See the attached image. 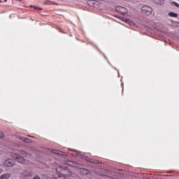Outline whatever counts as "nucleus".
<instances>
[{
    "label": "nucleus",
    "instance_id": "5",
    "mask_svg": "<svg viewBox=\"0 0 179 179\" xmlns=\"http://www.w3.org/2000/svg\"><path fill=\"white\" fill-rule=\"evenodd\" d=\"M115 10H117V12L121 13L122 15H125V13H127V8L122 6L116 7Z\"/></svg>",
    "mask_w": 179,
    "mask_h": 179
},
{
    "label": "nucleus",
    "instance_id": "18",
    "mask_svg": "<svg viewBox=\"0 0 179 179\" xmlns=\"http://www.w3.org/2000/svg\"><path fill=\"white\" fill-rule=\"evenodd\" d=\"M4 138V134L0 131V138Z\"/></svg>",
    "mask_w": 179,
    "mask_h": 179
},
{
    "label": "nucleus",
    "instance_id": "26",
    "mask_svg": "<svg viewBox=\"0 0 179 179\" xmlns=\"http://www.w3.org/2000/svg\"><path fill=\"white\" fill-rule=\"evenodd\" d=\"M50 179H55L54 178H50ZM56 179V178H55Z\"/></svg>",
    "mask_w": 179,
    "mask_h": 179
},
{
    "label": "nucleus",
    "instance_id": "1",
    "mask_svg": "<svg viewBox=\"0 0 179 179\" xmlns=\"http://www.w3.org/2000/svg\"><path fill=\"white\" fill-rule=\"evenodd\" d=\"M141 11L145 15H150L152 13V8L148 6V5H145L141 8Z\"/></svg>",
    "mask_w": 179,
    "mask_h": 179
},
{
    "label": "nucleus",
    "instance_id": "3",
    "mask_svg": "<svg viewBox=\"0 0 179 179\" xmlns=\"http://www.w3.org/2000/svg\"><path fill=\"white\" fill-rule=\"evenodd\" d=\"M13 158L15 159L16 160V162H17L18 163H21L23 164L25 162V159L24 158H23L22 157H21V155H20V153L18 154H15L13 156Z\"/></svg>",
    "mask_w": 179,
    "mask_h": 179
},
{
    "label": "nucleus",
    "instance_id": "7",
    "mask_svg": "<svg viewBox=\"0 0 179 179\" xmlns=\"http://www.w3.org/2000/svg\"><path fill=\"white\" fill-rule=\"evenodd\" d=\"M22 176H24L25 177H31V176H32V172H31V171L25 170L23 171Z\"/></svg>",
    "mask_w": 179,
    "mask_h": 179
},
{
    "label": "nucleus",
    "instance_id": "15",
    "mask_svg": "<svg viewBox=\"0 0 179 179\" xmlns=\"http://www.w3.org/2000/svg\"><path fill=\"white\" fill-rule=\"evenodd\" d=\"M80 156L83 159L86 160L87 162H89V160H90V157L85 156L84 154H80Z\"/></svg>",
    "mask_w": 179,
    "mask_h": 179
},
{
    "label": "nucleus",
    "instance_id": "8",
    "mask_svg": "<svg viewBox=\"0 0 179 179\" xmlns=\"http://www.w3.org/2000/svg\"><path fill=\"white\" fill-rule=\"evenodd\" d=\"M80 171L83 174H89L90 173V171L85 169V168H80Z\"/></svg>",
    "mask_w": 179,
    "mask_h": 179
},
{
    "label": "nucleus",
    "instance_id": "20",
    "mask_svg": "<svg viewBox=\"0 0 179 179\" xmlns=\"http://www.w3.org/2000/svg\"><path fill=\"white\" fill-rule=\"evenodd\" d=\"M33 179H41V178L39 177L38 175H36Z\"/></svg>",
    "mask_w": 179,
    "mask_h": 179
},
{
    "label": "nucleus",
    "instance_id": "23",
    "mask_svg": "<svg viewBox=\"0 0 179 179\" xmlns=\"http://www.w3.org/2000/svg\"><path fill=\"white\" fill-rule=\"evenodd\" d=\"M28 136H29L30 138H34V136H30V135Z\"/></svg>",
    "mask_w": 179,
    "mask_h": 179
},
{
    "label": "nucleus",
    "instance_id": "2",
    "mask_svg": "<svg viewBox=\"0 0 179 179\" xmlns=\"http://www.w3.org/2000/svg\"><path fill=\"white\" fill-rule=\"evenodd\" d=\"M69 173H59L57 175H55V178L56 179H66V176H72V171H68Z\"/></svg>",
    "mask_w": 179,
    "mask_h": 179
},
{
    "label": "nucleus",
    "instance_id": "28",
    "mask_svg": "<svg viewBox=\"0 0 179 179\" xmlns=\"http://www.w3.org/2000/svg\"><path fill=\"white\" fill-rule=\"evenodd\" d=\"M99 1H106V0H99Z\"/></svg>",
    "mask_w": 179,
    "mask_h": 179
},
{
    "label": "nucleus",
    "instance_id": "25",
    "mask_svg": "<svg viewBox=\"0 0 179 179\" xmlns=\"http://www.w3.org/2000/svg\"><path fill=\"white\" fill-rule=\"evenodd\" d=\"M52 152H55V150H52Z\"/></svg>",
    "mask_w": 179,
    "mask_h": 179
},
{
    "label": "nucleus",
    "instance_id": "21",
    "mask_svg": "<svg viewBox=\"0 0 179 179\" xmlns=\"http://www.w3.org/2000/svg\"><path fill=\"white\" fill-rule=\"evenodd\" d=\"M88 162H91V163H94V161L92 158H90V159L88 160Z\"/></svg>",
    "mask_w": 179,
    "mask_h": 179
},
{
    "label": "nucleus",
    "instance_id": "10",
    "mask_svg": "<svg viewBox=\"0 0 179 179\" xmlns=\"http://www.w3.org/2000/svg\"><path fill=\"white\" fill-rule=\"evenodd\" d=\"M19 154L20 155V156L22 157V158H24L25 157L27 156V152H26V151L24 150H20L19 152Z\"/></svg>",
    "mask_w": 179,
    "mask_h": 179
},
{
    "label": "nucleus",
    "instance_id": "24",
    "mask_svg": "<svg viewBox=\"0 0 179 179\" xmlns=\"http://www.w3.org/2000/svg\"><path fill=\"white\" fill-rule=\"evenodd\" d=\"M76 152H78V153H81V151H76Z\"/></svg>",
    "mask_w": 179,
    "mask_h": 179
},
{
    "label": "nucleus",
    "instance_id": "13",
    "mask_svg": "<svg viewBox=\"0 0 179 179\" xmlns=\"http://www.w3.org/2000/svg\"><path fill=\"white\" fill-rule=\"evenodd\" d=\"M68 165L71 166H77L78 164L73 161H69Z\"/></svg>",
    "mask_w": 179,
    "mask_h": 179
},
{
    "label": "nucleus",
    "instance_id": "12",
    "mask_svg": "<svg viewBox=\"0 0 179 179\" xmlns=\"http://www.w3.org/2000/svg\"><path fill=\"white\" fill-rule=\"evenodd\" d=\"M20 139H21L22 141H23V142L31 143V139L26 138V137H20Z\"/></svg>",
    "mask_w": 179,
    "mask_h": 179
},
{
    "label": "nucleus",
    "instance_id": "9",
    "mask_svg": "<svg viewBox=\"0 0 179 179\" xmlns=\"http://www.w3.org/2000/svg\"><path fill=\"white\" fill-rule=\"evenodd\" d=\"M10 176H11L10 173L2 174V175H1L0 178L1 179H9Z\"/></svg>",
    "mask_w": 179,
    "mask_h": 179
},
{
    "label": "nucleus",
    "instance_id": "4",
    "mask_svg": "<svg viewBox=\"0 0 179 179\" xmlns=\"http://www.w3.org/2000/svg\"><path fill=\"white\" fill-rule=\"evenodd\" d=\"M15 165V161L12 159V158H8V159H6L3 166L7 167H12Z\"/></svg>",
    "mask_w": 179,
    "mask_h": 179
},
{
    "label": "nucleus",
    "instance_id": "19",
    "mask_svg": "<svg viewBox=\"0 0 179 179\" xmlns=\"http://www.w3.org/2000/svg\"><path fill=\"white\" fill-rule=\"evenodd\" d=\"M35 10H42V8L38 7V6H34Z\"/></svg>",
    "mask_w": 179,
    "mask_h": 179
},
{
    "label": "nucleus",
    "instance_id": "22",
    "mask_svg": "<svg viewBox=\"0 0 179 179\" xmlns=\"http://www.w3.org/2000/svg\"><path fill=\"white\" fill-rule=\"evenodd\" d=\"M3 172L2 169H0V174Z\"/></svg>",
    "mask_w": 179,
    "mask_h": 179
},
{
    "label": "nucleus",
    "instance_id": "6",
    "mask_svg": "<svg viewBox=\"0 0 179 179\" xmlns=\"http://www.w3.org/2000/svg\"><path fill=\"white\" fill-rule=\"evenodd\" d=\"M87 4L91 7H97L99 6V1L94 0H89L87 1Z\"/></svg>",
    "mask_w": 179,
    "mask_h": 179
},
{
    "label": "nucleus",
    "instance_id": "27",
    "mask_svg": "<svg viewBox=\"0 0 179 179\" xmlns=\"http://www.w3.org/2000/svg\"><path fill=\"white\" fill-rule=\"evenodd\" d=\"M2 2V1L1 0H0V3H1Z\"/></svg>",
    "mask_w": 179,
    "mask_h": 179
},
{
    "label": "nucleus",
    "instance_id": "14",
    "mask_svg": "<svg viewBox=\"0 0 179 179\" xmlns=\"http://www.w3.org/2000/svg\"><path fill=\"white\" fill-rule=\"evenodd\" d=\"M169 15L170 17H178V14L177 13H174V12H169Z\"/></svg>",
    "mask_w": 179,
    "mask_h": 179
},
{
    "label": "nucleus",
    "instance_id": "11",
    "mask_svg": "<svg viewBox=\"0 0 179 179\" xmlns=\"http://www.w3.org/2000/svg\"><path fill=\"white\" fill-rule=\"evenodd\" d=\"M153 2L156 3L157 5L162 6L164 3L163 0H152Z\"/></svg>",
    "mask_w": 179,
    "mask_h": 179
},
{
    "label": "nucleus",
    "instance_id": "16",
    "mask_svg": "<svg viewBox=\"0 0 179 179\" xmlns=\"http://www.w3.org/2000/svg\"><path fill=\"white\" fill-rule=\"evenodd\" d=\"M172 5H174L175 6L179 8V3H176V1H172Z\"/></svg>",
    "mask_w": 179,
    "mask_h": 179
},
{
    "label": "nucleus",
    "instance_id": "17",
    "mask_svg": "<svg viewBox=\"0 0 179 179\" xmlns=\"http://www.w3.org/2000/svg\"><path fill=\"white\" fill-rule=\"evenodd\" d=\"M55 153H57L58 155H62V156H66V155H67V154H66V152H60V153H59V152H55Z\"/></svg>",
    "mask_w": 179,
    "mask_h": 179
}]
</instances>
